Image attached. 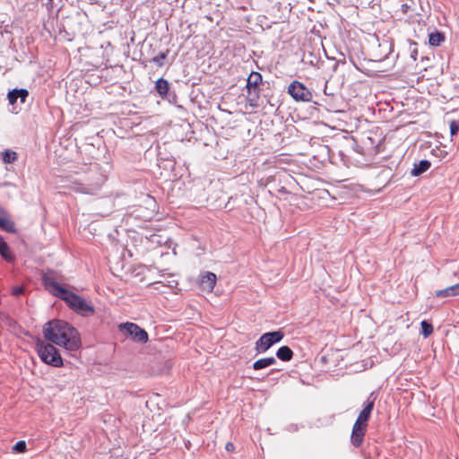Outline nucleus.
<instances>
[{"label": "nucleus", "instance_id": "c85d7f7f", "mask_svg": "<svg viewBox=\"0 0 459 459\" xmlns=\"http://www.w3.org/2000/svg\"><path fill=\"white\" fill-rule=\"evenodd\" d=\"M233 448H234V445L232 443L229 442L226 444V449L228 451H231Z\"/></svg>", "mask_w": 459, "mask_h": 459}, {"label": "nucleus", "instance_id": "4be33fe9", "mask_svg": "<svg viewBox=\"0 0 459 459\" xmlns=\"http://www.w3.org/2000/svg\"><path fill=\"white\" fill-rule=\"evenodd\" d=\"M13 451L17 454L25 453L27 451L26 442L23 440L18 441L13 446Z\"/></svg>", "mask_w": 459, "mask_h": 459}, {"label": "nucleus", "instance_id": "ddd939ff", "mask_svg": "<svg viewBox=\"0 0 459 459\" xmlns=\"http://www.w3.org/2000/svg\"><path fill=\"white\" fill-rule=\"evenodd\" d=\"M0 229L6 232H14V223L9 219L7 212L0 208Z\"/></svg>", "mask_w": 459, "mask_h": 459}, {"label": "nucleus", "instance_id": "a878e982", "mask_svg": "<svg viewBox=\"0 0 459 459\" xmlns=\"http://www.w3.org/2000/svg\"><path fill=\"white\" fill-rule=\"evenodd\" d=\"M459 132V122L452 120L450 122V134L452 136L456 135Z\"/></svg>", "mask_w": 459, "mask_h": 459}, {"label": "nucleus", "instance_id": "f3484780", "mask_svg": "<svg viewBox=\"0 0 459 459\" xmlns=\"http://www.w3.org/2000/svg\"><path fill=\"white\" fill-rule=\"evenodd\" d=\"M276 356L282 361H290L293 357V351L289 346H281L278 349Z\"/></svg>", "mask_w": 459, "mask_h": 459}, {"label": "nucleus", "instance_id": "f03ea898", "mask_svg": "<svg viewBox=\"0 0 459 459\" xmlns=\"http://www.w3.org/2000/svg\"><path fill=\"white\" fill-rule=\"evenodd\" d=\"M42 283L51 295L64 300L77 314L82 316H90L94 314V307L91 304L71 291L67 285L60 284L52 275L45 273L42 276Z\"/></svg>", "mask_w": 459, "mask_h": 459}, {"label": "nucleus", "instance_id": "412c9836", "mask_svg": "<svg viewBox=\"0 0 459 459\" xmlns=\"http://www.w3.org/2000/svg\"><path fill=\"white\" fill-rule=\"evenodd\" d=\"M17 160V153L11 150H6L3 153V160L4 163H13Z\"/></svg>", "mask_w": 459, "mask_h": 459}, {"label": "nucleus", "instance_id": "20e7f679", "mask_svg": "<svg viewBox=\"0 0 459 459\" xmlns=\"http://www.w3.org/2000/svg\"><path fill=\"white\" fill-rule=\"evenodd\" d=\"M36 350L40 359L46 364L56 368L63 366L62 357L52 343L39 340L36 343Z\"/></svg>", "mask_w": 459, "mask_h": 459}, {"label": "nucleus", "instance_id": "1a4fd4ad", "mask_svg": "<svg viewBox=\"0 0 459 459\" xmlns=\"http://www.w3.org/2000/svg\"><path fill=\"white\" fill-rule=\"evenodd\" d=\"M375 400H376V397H374V393H371L369 394V396L368 397V399L364 404V408L359 412L355 423H359L361 425L362 424L368 425V421L370 415L372 413V411L374 409Z\"/></svg>", "mask_w": 459, "mask_h": 459}, {"label": "nucleus", "instance_id": "9b49d317", "mask_svg": "<svg viewBox=\"0 0 459 459\" xmlns=\"http://www.w3.org/2000/svg\"><path fill=\"white\" fill-rule=\"evenodd\" d=\"M217 277L216 274L212 272H206L204 275L201 276L200 279V288L203 290L211 292L212 291L215 284H216Z\"/></svg>", "mask_w": 459, "mask_h": 459}, {"label": "nucleus", "instance_id": "cd10ccee", "mask_svg": "<svg viewBox=\"0 0 459 459\" xmlns=\"http://www.w3.org/2000/svg\"><path fill=\"white\" fill-rule=\"evenodd\" d=\"M264 359L266 360L268 367L273 366L276 363V359L274 357H268V358H264Z\"/></svg>", "mask_w": 459, "mask_h": 459}, {"label": "nucleus", "instance_id": "6e6552de", "mask_svg": "<svg viewBox=\"0 0 459 459\" xmlns=\"http://www.w3.org/2000/svg\"><path fill=\"white\" fill-rule=\"evenodd\" d=\"M262 74L258 72H252L247 81V88L249 96V101H256L259 97L258 86L262 82Z\"/></svg>", "mask_w": 459, "mask_h": 459}, {"label": "nucleus", "instance_id": "0eeeda50", "mask_svg": "<svg viewBox=\"0 0 459 459\" xmlns=\"http://www.w3.org/2000/svg\"><path fill=\"white\" fill-rule=\"evenodd\" d=\"M289 94L298 101L308 102L312 100V93L305 85L298 81L292 82L288 88Z\"/></svg>", "mask_w": 459, "mask_h": 459}, {"label": "nucleus", "instance_id": "c756f323", "mask_svg": "<svg viewBox=\"0 0 459 459\" xmlns=\"http://www.w3.org/2000/svg\"><path fill=\"white\" fill-rule=\"evenodd\" d=\"M402 8H403V12H406V10H407L408 6H407V4H403V5H402Z\"/></svg>", "mask_w": 459, "mask_h": 459}, {"label": "nucleus", "instance_id": "9d476101", "mask_svg": "<svg viewBox=\"0 0 459 459\" xmlns=\"http://www.w3.org/2000/svg\"><path fill=\"white\" fill-rule=\"evenodd\" d=\"M368 425L354 423L351 435V443L355 447H359L364 440Z\"/></svg>", "mask_w": 459, "mask_h": 459}, {"label": "nucleus", "instance_id": "7c9ffc66", "mask_svg": "<svg viewBox=\"0 0 459 459\" xmlns=\"http://www.w3.org/2000/svg\"><path fill=\"white\" fill-rule=\"evenodd\" d=\"M49 2H52L53 0H48Z\"/></svg>", "mask_w": 459, "mask_h": 459}, {"label": "nucleus", "instance_id": "39448f33", "mask_svg": "<svg viewBox=\"0 0 459 459\" xmlns=\"http://www.w3.org/2000/svg\"><path fill=\"white\" fill-rule=\"evenodd\" d=\"M283 337L284 333L281 330L265 333L256 341L255 350L257 353H264L273 344L280 342Z\"/></svg>", "mask_w": 459, "mask_h": 459}, {"label": "nucleus", "instance_id": "7ed1b4c3", "mask_svg": "<svg viewBox=\"0 0 459 459\" xmlns=\"http://www.w3.org/2000/svg\"><path fill=\"white\" fill-rule=\"evenodd\" d=\"M106 180V177L100 171L97 166L91 168L85 178L76 183L74 189L77 192L88 195H96Z\"/></svg>", "mask_w": 459, "mask_h": 459}, {"label": "nucleus", "instance_id": "bb28decb", "mask_svg": "<svg viewBox=\"0 0 459 459\" xmlns=\"http://www.w3.org/2000/svg\"><path fill=\"white\" fill-rule=\"evenodd\" d=\"M25 290L22 286H15L12 290V294L15 297H19L24 293Z\"/></svg>", "mask_w": 459, "mask_h": 459}, {"label": "nucleus", "instance_id": "5701e85b", "mask_svg": "<svg viewBox=\"0 0 459 459\" xmlns=\"http://www.w3.org/2000/svg\"><path fill=\"white\" fill-rule=\"evenodd\" d=\"M167 53L168 51L160 52L152 59V62L156 64L159 67H162L164 65L163 60L167 57Z\"/></svg>", "mask_w": 459, "mask_h": 459}, {"label": "nucleus", "instance_id": "6ab92c4d", "mask_svg": "<svg viewBox=\"0 0 459 459\" xmlns=\"http://www.w3.org/2000/svg\"><path fill=\"white\" fill-rule=\"evenodd\" d=\"M0 255L3 256V258H4L8 262L13 261V256L12 253L10 252L8 245L2 238L1 236H0Z\"/></svg>", "mask_w": 459, "mask_h": 459}, {"label": "nucleus", "instance_id": "4468645a", "mask_svg": "<svg viewBox=\"0 0 459 459\" xmlns=\"http://www.w3.org/2000/svg\"><path fill=\"white\" fill-rule=\"evenodd\" d=\"M155 90L162 99H169V82L160 78L155 82Z\"/></svg>", "mask_w": 459, "mask_h": 459}, {"label": "nucleus", "instance_id": "a211bd4d", "mask_svg": "<svg viewBox=\"0 0 459 459\" xmlns=\"http://www.w3.org/2000/svg\"><path fill=\"white\" fill-rule=\"evenodd\" d=\"M446 39L445 34L441 31L431 32L429 35V43L432 47H437Z\"/></svg>", "mask_w": 459, "mask_h": 459}, {"label": "nucleus", "instance_id": "423d86ee", "mask_svg": "<svg viewBox=\"0 0 459 459\" xmlns=\"http://www.w3.org/2000/svg\"><path fill=\"white\" fill-rule=\"evenodd\" d=\"M119 329L121 332H125L136 342L145 343L148 342L147 332L134 323H123L119 325Z\"/></svg>", "mask_w": 459, "mask_h": 459}, {"label": "nucleus", "instance_id": "f257e3e1", "mask_svg": "<svg viewBox=\"0 0 459 459\" xmlns=\"http://www.w3.org/2000/svg\"><path fill=\"white\" fill-rule=\"evenodd\" d=\"M43 334L48 342L64 347L69 351H76L81 347L78 331L65 321L59 319L48 321L43 327Z\"/></svg>", "mask_w": 459, "mask_h": 459}, {"label": "nucleus", "instance_id": "f8f14e48", "mask_svg": "<svg viewBox=\"0 0 459 459\" xmlns=\"http://www.w3.org/2000/svg\"><path fill=\"white\" fill-rule=\"evenodd\" d=\"M29 96V91L26 89H13L7 93V99L11 105L16 103L20 100L21 103H25Z\"/></svg>", "mask_w": 459, "mask_h": 459}, {"label": "nucleus", "instance_id": "dca6fc26", "mask_svg": "<svg viewBox=\"0 0 459 459\" xmlns=\"http://www.w3.org/2000/svg\"><path fill=\"white\" fill-rule=\"evenodd\" d=\"M431 166L430 161L427 160H421L419 163H415L413 169L411 171V176L419 177L426 172Z\"/></svg>", "mask_w": 459, "mask_h": 459}, {"label": "nucleus", "instance_id": "393cba45", "mask_svg": "<svg viewBox=\"0 0 459 459\" xmlns=\"http://www.w3.org/2000/svg\"><path fill=\"white\" fill-rule=\"evenodd\" d=\"M410 52L411 57L413 59V61H416L418 58V44L416 42L410 43Z\"/></svg>", "mask_w": 459, "mask_h": 459}, {"label": "nucleus", "instance_id": "aec40b11", "mask_svg": "<svg viewBox=\"0 0 459 459\" xmlns=\"http://www.w3.org/2000/svg\"><path fill=\"white\" fill-rule=\"evenodd\" d=\"M421 325V334L427 338L433 333V326L430 323L426 320H423L420 323Z\"/></svg>", "mask_w": 459, "mask_h": 459}, {"label": "nucleus", "instance_id": "b1692460", "mask_svg": "<svg viewBox=\"0 0 459 459\" xmlns=\"http://www.w3.org/2000/svg\"><path fill=\"white\" fill-rule=\"evenodd\" d=\"M268 368V365H267L266 360H265L264 358L259 359H257L256 361H255L253 363V368L255 370H260V369H263V368Z\"/></svg>", "mask_w": 459, "mask_h": 459}, {"label": "nucleus", "instance_id": "2eb2a0df", "mask_svg": "<svg viewBox=\"0 0 459 459\" xmlns=\"http://www.w3.org/2000/svg\"><path fill=\"white\" fill-rule=\"evenodd\" d=\"M457 295H459V282L435 292V296L437 298L455 297Z\"/></svg>", "mask_w": 459, "mask_h": 459}]
</instances>
